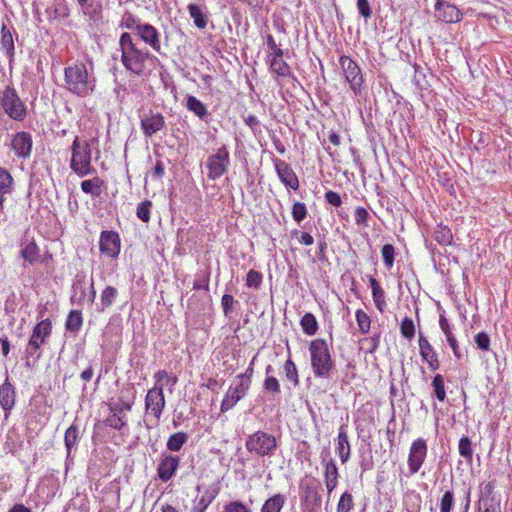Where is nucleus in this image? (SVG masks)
Returning a JSON list of instances; mask_svg holds the SVG:
<instances>
[{
  "label": "nucleus",
  "instance_id": "nucleus-1",
  "mask_svg": "<svg viewBox=\"0 0 512 512\" xmlns=\"http://www.w3.org/2000/svg\"><path fill=\"white\" fill-rule=\"evenodd\" d=\"M64 81L67 91L78 96L87 97L91 95L96 87V77L93 67L90 69L82 62L69 65L64 70Z\"/></svg>",
  "mask_w": 512,
  "mask_h": 512
},
{
  "label": "nucleus",
  "instance_id": "nucleus-2",
  "mask_svg": "<svg viewBox=\"0 0 512 512\" xmlns=\"http://www.w3.org/2000/svg\"><path fill=\"white\" fill-rule=\"evenodd\" d=\"M119 51L121 52V63L124 68L130 73L140 76L144 72L145 63L150 57L149 51L138 48L129 32H123L120 35Z\"/></svg>",
  "mask_w": 512,
  "mask_h": 512
},
{
  "label": "nucleus",
  "instance_id": "nucleus-3",
  "mask_svg": "<svg viewBox=\"0 0 512 512\" xmlns=\"http://www.w3.org/2000/svg\"><path fill=\"white\" fill-rule=\"evenodd\" d=\"M310 365L315 378L330 379L335 369L330 348L324 339H314L309 345Z\"/></svg>",
  "mask_w": 512,
  "mask_h": 512
},
{
  "label": "nucleus",
  "instance_id": "nucleus-4",
  "mask_svg": "<svg viewBox=\"0 0 512 512\" xmlns=\"http://www.w3.org/2000/svg\"><path fill=\"white\" fill-rule=\"evenodd\" d=\"M70 169L80 178L96 172L92 165V149L88 140L76 136L71 145Z\"/></svg>",
  "mask_w": 512,
  "mask_h": 512
},
{
  "label": "nucleus",
  "instance_id": "nucleus-5",
  "mask_svg": "<svg viewBox=\"0 0 512 512\" xmlns=\"http://www.w3.org/2000/svg\"><path fill=\"white\" fill-rule=\"evenodd\" d=\"M0 106L3 112L12 120L22 122L28 114L26 104L19 97L13 85L8 84L1 92Z\"/></svg>",
  "mask_w": 512,
  "mask_h": 512
},
{
  "label": "nucleus",
  "instance_id": "nucleus-6",
  "mask_svg": "<svg viewBox=\"0 0 512 512\" xmlns=\"http://www.w3.org/2000/svg\"><path fill=\"white\" fill-rule=\"evenodd\" d=\"M245 447L259 457H271L277 450V441L274 435L258 430L246 438Z\"/></svg>",
  "mask_w": 512,
  "mask_h": 512
},
{
  "label": "nucleus",
  "instance_id": "nucleus-7",
  "mask_svg": "<svg viewBox=\"0 0 512 512\" xmlns=\"http://www.w3.org/2000/svg\"><path fill=\"white\" fill-rule=\"evenodd\" d=\"M52 332V323L49 319L41 320L33 328L32 334L25 349L27 358L39 359L41 346L47 341Z\"/></svg>",
  "mask_w": 512,
  "mask_h": 512
},
{
  "label": "nucleus",
  "instance_id": "nucleus-8",
  "mask_svg": "<svg viewBox=\"0 0 512 512\" xmlns=\"http://www.w3.org/2000/svg\"><path fill=\"white\" fill-rule=\"evenodd\" d=\"M230 166V153L225 145L217 149L216 153L210 155L206 161L209 180H217L222 177Z\"/></svg>",
  "mask_w": 512,
  "mask_h": 512
},
{
  "label": "nucleus",
  "instance_id": "nucleus-9",
  "mask_svg": "<svg viewBox=\"0 0 512 512\" xmlns=\"http://www.w3.org/2000/svg\"><path fill=\"white\" fill-rule=\"evenodd\" d=\"M339 64L343 70L345 80L349 84L350 90L355 95L361 94L364 78L358 64L346 55H342L339 58Z\"/></svg>",
  "mask_w": 512,
  "mask_h": 512
},
{
  "label": "nucleus",
  "instance_id": "nucleus-10",
  "mask_svg": "<svg viewBox=\"0 0 512 512\" xmlns=\"http://www.w3.org/2000/svg\"><path fill=\"white\" fill-rule=\"evenodd\" d=\"M427 443L423 438H418L412 442L408 455L409 475L416 474L427 456Z\"/></svg>",
  "mask_w": 512,
  "mask_h": 512
},
{
  "label": "nucleus",
  "instance_id": "nucleus-11",
  "mask_svg": "<svg viewBox=\"0 0 512 512\" xmlns=\"http://www.w3.org/2000/svg\"><path fill=\"white\" fill-rule=\"evenodd\" d=\"M140 126L143 135L150 138L166 128V121L160 112L150 110L148 113L140 116Z\"/></svg>",
  "mask_w": 512,
  "mask_h": 512
},
{
  "label": "nucleus",
  "instance_id": "nucleus-12",
  "mask_svg": "<svg viewBox=\"0 0 512 512\" xmlns=\"http://www.w3.org/2000/svg\"><path fill=\"white\" fill-rule=\"evenodd\" d=\"M249 388L247 382L243 383L235 378L221 402V412L224 413L232 409L238 401L245 397Z\"/></svg>",
  "mask_w": 512,
  "mask_h": 512
},
{
  "label": "nucleus",
  "instance_id": "nucleus-13",
  "mask_svg": "<svg viewBox=\"0 0 512 512\" xmlns=\"http://www.w3.org/2000/svg\"><path fill=\"white\" fill-rule=\"evenodd\" d=\"M11 150L19 158L26 160L30 158L33 148L32 135L26 131H19L12 136Z\"/></svg>",
  "mask_w": 512,
  "mask_h": 512
},
{
  "label": "nucleus",
  "instance_id": "nucleus-14",
  "mask_svg": "<svg viewBox=\"0 0 512 512\" xmlns=\"http://www.w3.org/2000/svg\"><path fill=\"white\" fill-rule=\"evenodd\" d=\"M165 403L163 384L155 385L147 392L145 398V409L154 415L156 421L160 419Z\"/></svg>",
  "mask_w": 512,
  "mask_h": 512
},
{
  "label": "nucleus",
  "instance_id": "nucleus-15",
  "mask_svg": "<svg viewBox=\"0 0 512 512\" xmlns=\"http://www.w3.org/2000/svg\"><path fill=\"white\" fill-rule=\"evenodd\" d=\"M121 242L119 234L115 231H102L99 240L100 252L110 258H117L120 253Z\"/></svg>",
  "mask_w": 512,
  "mask_h": 512
},
{
  "label": "nucleus",
  "instance_id": "nucleus-16",
  "mask_svg": "<svg viewBox=\"0 0 512 512\" xmlns=\"http://www.w3.org/2000/svg\"><path fill=\"white\" fill-rule=\"evenodd\" d=\"M18 33L15 29H10L7 25L2 24L0 31V47L8 59L10 68H12L15 60V41L18 40Z\"/></svg>",
  "mask_w": 512,
  "mask_h": 512
},
{
  "label": "nucleus",
  "instance_id": "nucleus-17",
  "mask_svg": "<svg viewBox=\"0 0 512 512\" xmlns=\"http://www.w3.org/2000/svg\"><path fill=\"white\" fill-rule=\"evenodd\" d=\"M435 17L445 23H456L462 19L460 10L445 0H437L435 3Z\"/></svg>",
  "mask_w": 512,
  "mask_h": 512
},
{
  "label": "nucleus",
  "instance_id": "nucleus-18",
  "mask_svg": "<svg viewBox=\"0 0 512 512\" xmlns=\"http://www.w3.org/2000/svg\"><path fill=\"white\" fill-rule=\"evenodd\" d=\"M16 402L15 387L10 383L8 376L0 385V406L4 411V420L7 421L11 415Z\"/></svg>",
  "mask_w": 512,
  "mask_h": 512
},
{
  "label": "nucleus",
  "instance_id": "nucleus-19",
  "mask_svg": "<svg viewBox=\"0 0 512 512\" xmlns=\"http://www.w3.org/2000/svg\"><path fill=\"white\" fill-rule=\"evenodd\" d=\"M137 36L146 45L150 46L152 50L161 53L160 32L156 27L150 23H143L138 29Z\"/></svg>",
  "mask_w": 512,
  "mask_h": 512
},
{
  "label": "nucleus",
  "instance_id": "nucleus-20",
  "mask_svg": "<svg viewBox=\"0 0 512 512\" xmlns=\"http://www.w3.org/2000/svg\"><path fill=\"white\" fill-rule=\"evenodd\" d=\"M274 166L279 179L286 187L293 190H297L299 188L298 178L287 162L281 159H275Z\"/></svg>",
  "mask_w": 512,
  "mask_h": 512
},
{
  "label": "nucleus",
  "instance_id": "nucleus-21",
  "mask_svg": "<svg viewBox=\"0 0 512 512\" xmlns=\"http://www.w3.org/2000/svg\"><path fill=\"white\" fill-rule=\"evenodd\" d=\"M180 458L174 455H163L157 468V475L163 482H168L177 472Z\"/></svg>",
  "mask_w": 512,
  "mask_h": 512
},
{
  "label": "nucleus",
  "instance_id": "nucleus-22",
  "mask_svg": "<svg viewBox=\"0 0 512 512\" xmlns=\"http://www.w3.org/2000/svg\"><path fill=\"white\" fill-rule=\"evenodd\" d=\"M336 453L338 454L341 462L345 464L351 454V446L348 440L347 430L345 425H341L339 427L337 443H336Z\"/></svg>",
  "mask_w": 512,
  "mask_h": 512
},
{
  "label": "nucleus",
  "instance_id": "nucleus-23",
  "mask_svg": "<svg viewBox=\"0 0 512 512\" xmlns=\"http://www.w3.org/2000/svg\"><path fill=\"white\" fill-rule=\"evenodd\" d=\"M320 487L314 484H307L304 487L302 501L307 509L314 511L321 506Z\"/></svg>",
  "mask_w": 512,
  "mask_h": 512
},
{
  "label": "nucleus",
  "instance_id": "nucleus-24",
  "mask_svg": "<svg viewBox=\"0 0 512 512\" xmlns=\"http://www.w3.org/2000/svg\"><path fill=\"white\" fill-rule=\"evenodd\" d=\"M21 247L20 254L25 262L32 265L39 260L40 250L34 240H29L25 237L21 243Z\"/></svg>",
  "mask_w": 512,
  "mask_h": 512
},
{
  "label": "nucleus",
  "instance_id": "nucleus-25",
  "mask_svg": "<svg viewBox=\"0 0 512 512\" xmlns=\"http://www.w3.org/2000/svg\"><path fill=\"white\" fill-rule=\"evenodd\" d=\"M439 326H440L442 332L444 333L446 340L453 351L454 356L456 358L460 359L462 357V354L460 352L458 342H457L454 334L452 333L448 319L445 318L444 315H440Z\"/></svg>",
  "mask_w": 512,
  "mask_h": 512
},
{
  "label": "nucleus",
  "instance_id": "nucleus-26",
  "mask_svg": "<svg viewBox=\"0 0 512 512\" xmlns=\"http://www.w3.org/2000/svg\"><path fill=\"white\" fill-rule=\"evenodd\" d=\"M325 484L328 492V496L336 488L338 483V468L335 461L331 458L325 463Z\"/></svg>",
  "mask_w": 512,
  "mask_h": 512
},
{
  "label": "nucleus",
  "instance_id": "nucleus-27",
  "mask_svg": "<svg viewBox=\"0 0 512 512\" xmlns=\"http://www.w3.org/2000/svg\"><path fill=\"white\" fill-rule=\"evenodd\" d=\"M104 187V180L99 176H94L91 179L83 180L81 182V190L93 198L99 197Z\"/></svg>",
  "mask_w": 512,
  "mask_h": 512
},
{
  "label": "nucleus",
  "instance_id": "nucleus-28",
  "mask_svg": "<svg viewBox=\"0 0 512 512\" xmlns=\"http://www.w3.org/2000/svg\"><path fill=\"white\" fill-rule=\"evenodd\" d=\"M186 108L201 120H206L209 116L206 105L193 95L186 96Z\"/></svg>",
  "mask_w": 512,
  "mask_h": 512
},
{
  "label": "nucleus",
  "instance_id": "nucleus-29",
  "mask_svg": "<svg viewBox=\"0 0 512 512\" xmlns=\"http://www.w3.org/2000/svg\"><path fill=\"white\" fill-rule=\"evenodd\" d=\"M370 288L372 290V298L376 308L382 313L386 308L385 292L374 277L369 279Z\"/></svg>",
  "mask_w": 512,
  "mask_h": 512
},
{
  "label": "nucleus",
  "instance_id": "nucleus-30",
  "mask_svg": "<svg viewBox=\"0 0 512 512\" xmlns=\"http://www.w3.org/2000/svg\"><path fill=\"white\" fill-rule=\"evenodd\" d=\"M285 501V496L277 493L264 502L261 512H281L285 505Z\"/></svg>",
  "mask_w": 512,
  "mask_h": 512
},
{
  "label": "nucleus",
  "instance_id": "nucleus-31",
  "mask_svg": "<svg viewBox=\"0 0 512 512\" xmlns=\"http://www.w3.org/2000/svg\"><path fill=\"white\" fill-rule=\"evenodd\" d=\"M118 291L113 286H106L104 290L101 292L100 296V306L98 307V311H104L113 305L117 299Z\"/></svg>",
  "mask_w": 512,
  "mask_h": 512
},
{
  "label": "nucleus",
  "instance_id": "nucleus-32",
  "mask_svg": "<svg viewBox=\"0 0 512 512\" xmlns=\"http://www.w3.org/2000/svg\"><path fill=\"white\" fill-rule=\"evenodd\" d=\"M79 440V429L75 425H71L64 435V443L67 451V458L71 456L72 450L77 447Z\"/></svg>",
  "mask_w": 512,
  "mask_h": 512
},
{
  "label": "nucleus",
  "instance_id": "nucleus-33",
  "mask_svg": "<svg viewBox=\"0 0 512 512\" xmlns=\"http://www.w3.org/2000/svg\"><path fill=\"white\" fill-rule=\"evenodd\" d=\"M220 492V486L218 483L209 486L198 501V506L201 511L207 509V507L213 502Z\"/></svg>",
  "mask_w": 512,
  "mask_h": 512
},
{
  "label": "nucleus",
  "instance_id": "nucleus-34",
  "mask_svg": "<svg viewBox=\"0 0 512 512\" xmlns=\"http://www.w3.org/2000/svg\"><path fill=\"white\" fill-rule=\"evenodd\" d=\"M300 325L303 332L308 336H313L318 331V322L314 314L307 312L301 318Z\"/></svg>",
  "mask_w": 512,
  "mask_h": 512
},
{
  "label": "nucleus",
  "instance_id": "nucleus-35",
  "mask_svg": "<svg viewBox=\"0 0 512 512\" xmlns=\"http://www.w3.org/2000/svg\"><path fill=\"white\" fill-rule=\"evenodd\" d=\"M433 238L440 245H450L452 243L453 235L447 226L438 224L434 229Z\"/></svg>",
  "mask_w": 512,
  "mask_h": 512
},
{
  "label": "nucleus",
  "instance_id": "nucleus-36",
  "mask_svg": "<svg viewBox=\"0 0 512 512\" xmlns=\"http://www.w3.org/2000/svg\"><path fill=\"white\" fill-rule=\"evenodd\" d=\"M188 12L197 28L204 29L207 26V16L202 12L200 6L191 3L188 5Z\"/></svg>",
  "mask_w": 512,
  "mask_h": 512
},
{
  "label": "nucleus",
  "instance_id": "nucleus-37",
  "mask_svg": "<svg viewBox=\"0 0 512 512\" xmlns=\"http://www.w3.org/2000/svg\"><path fill=\"white\" fill-rule=\"evenodd\" d=\"M143 22L129 11H126L120 20L119 27L127 30H134L136 33Z\"/></svg>",
  "mask_w": 512,
  "mask_h": 512
},
{
  "label": "nucleus",
  "instance_id": "nucleus-38",
  "mask_svg": "<svg viewBox=\"0 0 512 512\" xmlns=\"http://www.w3.org/2000/svg\"><path fill=\"white\" fill-rule=\"evenodd\" d=\"M82 324L83 318L81 312L79 310L70 311L65 323L66 329L70 332L77 333L81 329Z\"/></svg>",
  "mask_w": 512,
  "mask_h": 512
},
{
  "label": "nucleus",
  "instance_id": "nucleus-39",
  "mask_svg": "<svg viewBox=\"0 0 512 512\" xmlns=\"http://www.w3.org/2000/svg\"><path fill=\"white\" fill-rule=\"evenodd\" d=\"M188 435L185 432H177L172 434L167 441V449L172 452H178L187 442Z\"/></svg>",
  "mask_w": 512,
  "mask_h": 512
},
{
  "label": "nucleus",
  "instance_id": "nucleus-40",
  "mask_svg": "<svg viewBox=\"0 0 512 512\" xmlns=\"http://www.w3.org/2000/svg\"><path fill=\"white\" fill-rule=\"evenodd\" d=\"M269 65L272 72L280 77H287L291 75L289 65L280 58H270Z\"/></svg>",
  "mask_w": 512,
  "mask_h": 512
},
{
  "label": "nucleus",
  "instance_id": "nucleus-41",
  "mask_svg": "<svg viewBox=\"0 0 512 512\" xmlns=\"http://www.w3.org/2000/svg\"><path fill=\"white\" fill-rule=\"evenodd\" d=\"M14 179L4 168L0 167V195L10 194L13 191Z\"/></svg>",
  "mask_w": 512,
  "mask_h": 512
},
{
  "label": "nucleus",
  "instance_id": "nucleus-42",
  "mask_svg": "<svg viewBox=\"0 0 512 512\" xmlns=\"http://www.w3.org/2000/svg\"><path fill=\"white\" fill-rule=\"evenodd\" d=\"M458 450L461 457H463L467 462H472L473 448L472 442L468 436H462L460 438Z\"/></svg>",
  "mask_w": 512,
  "mask_h": 512
},
{
  "label": "nucleus",
  "instance_id": "nucleus-43",
  "mask_svg": "<svg viewBox=\"0 0 512 512\" xmlns=\"http://www.w3.org/2000/svg\"><path fill=\"white\" fill-rule=\"evenodd\" d=\"M111 415L106 419V425L116 430H121L126 426L125 416L119 414L116 408H110Z\"/></svg>",
  "mask_w": 512,
  "mask_h": 512
},
{
  "label": "nucleus",
  "instance_id": "nucleus-44",
  "mask_svg": "<svg viewBox=\"0 0 512 512\" xmlns=\"http://www.w3.org/2000/svg\"><path fill=\"white\" fill-rule=\"evenodd\" d=\"M431 385L433 387L435 397L439 401L443 402L446 399V391L443 376L441 374H436L433 378Z\"/></svg>",
  "mask_w": 512,
  "mask_h": 512
},
{
  "label": "nucleus",
  "instance_id": "nucleus-45",
  "mask_svg": "<svg viewBox=\"0 0 512 512\" xmlns=\"http://www.w3.org/2000/svg\"><path fill=\"white\" fill-rule=\"evenodd\" d=\"M355 317L359 331L364 335L367 334L371 328V319L369 315L362 309H358L355 313Z\"/></svg>",
  "mask_w": 512,
  "mask_h": 512
},
{
  "label": "nucleus",
  "instance_id": "nucleus-46",
  "mask_svg": "<svg viewBox=\"0 0 512 512\" xmlns=\"http://www.w3.org/2000/svg\"><path fill=\"white\" fill-rule=\"evenodd\" d=\"M284 372L286 378L293 383V385L296 387L299 385V375L298 370L295 365V363L291 360V358H288L284 364Z\"/></svg>",
  "mask_w": 512,
  "mask_h": 512
},
{
  "label": "nucleus",
  "instance_id": "nucleus-47",
  "mask_svg": "<svg viewBox=\"0 0 512 512\" xmlns=\"http://www.w3.org/2000/svg\"><path fill=\"white\" fill-rule=\"evenodd\" d=\"M419 351L423 360L437 355L432 345L422 333L419 334Z\"/></svg>",
  "mask_w": 512,
  "mask_h": 512
},
{
  "label": "nucleus",
  "instance_id": "nucleus-48",
  "mask_svg": "<svg viewBox=\"0 0 512 512\" xmlns=\"http://www.w3.org/2000/svg\"><path fill=\"white\" fill-rule=\"evenodd\" d=\"M478 512H501L499 499H479Z\"/></svg>",
  "mask_w": 512,
  "mask_h": 512
},
{
  "label": "nucleus",
  "instance_id": "nucleus-49",
  "mask_svg": "<svg viewBox=\"0 0 512 512\" xmlns=\"http://www.w3.org/2000/svg\"><path fill=\"white\" fill-rule=\"evenodd\" d=\"M152 208V202L150 200H144L138 204L136 215L144 223L150 221V212Z\"/></svg>",
  "mask_w": 512,
  "mask_h": 512
},
{
  "label": "nucleus",
  "instance_id": "nucleus-50",
  "mask_svg": "<svg viewBox=\"0 0 512 512\" xmlns=\"http://www.w3.org/2000/svg\"><path fill=\"white\" fill-rule=\"evenodd\" d=\"M455 505L454 493L452 490L444 492L440 499V512H451Z\"/></svg>",
  "mask_w": 512,
  "mask_h": 512
},
{
  "label": "nucleus",
  "instance_id": "nucleus-51",
  "mask_svg": "<svg viewBox=\"0 0 512 512\" xmlns=\"http://www.w3.org/2000/svg\"><path fill=\"white\" fill-rule=\"evenodd\" d=\"M263 280V275L259 271L251 269L246 276V285L249 288L259 289Z\"/></svg>",
  "mask_w": 512,
  "mask_h": 512
},
{
  "label": "nucleus",
  "instance_id": "nucleus-52",
  "mask_svg": "<svg viewBox=\"0 0 512 512\" xmlns=\"http://www.w3.org/2000/svg\"><path fill=\"white\" fill-rule=\"evenodd\" d=\"M400 332L403 337L411 340L415 335V325L411 318L405 317L400 325Z\"/></svg>",
  "mask_w": 512,
  "mask_h": 512
},
{
  "label": "nucleus",
  "instance_id": "nucleus-53",
  "mask_svg": "<svg viewBox=\"0 0 512 512\" xmlns=\"http://www.w3.org/2000/svg\"><path fill=\"white\" fill-rule=\"evenodd\" d=\"M353 507V496L350 492L345 491L338 502L337 512H349Z\"/></svg>",
  "mask_w": 512,
  "mask_h": 512
},
{
  "label": "nucleus",
  "instance_id": "nucleus-54",
  "mask_svg": "<svg viewBox=\"0 0 512 512\" xmlns=\"http://www.w3.org/2000/svg\"><path fill=\"white\" fill-rule=\"evenodd\" d=\"M307 216V207L302 202H295L292 207V217L297 223H301Z\"/></svg>",
  "mask_w": 512,
  "mask_h": 512
},
{
  "label": "nucleus",
  "instance_id": "nucleus-55",
  "mask_svg": "<svg viewBox=\"0 0 512 512\" xmlns=\"http://www.w3.org/2000/svg\"><path fill=\"white\" fill-rule=\"evenodd\" d=\"M382 258L387 268H391L394 264L395 248L392 244H385L382 247Z\"/></svg>",
  "mask_w": 512,
  "mask_h": 512
},
{
  "label": "nucleus",
  "instance_id": "nucleus-56",
  "mask_svg": "<svg viewBox=\"0 0 512 512\" xmlns=\"http://www.w3.org/2000/svg\"><path fill=\"white\" fill-rule=\"evenodd\" d=\"M263 388L272 394H279L281 391L279 381L274 376H268L265 378Z\"/></svg>",
  "mask_w": 512,
  "mask_h": 512
},
{
  "label": "nucleus",
  "instance_id": "nucleus-57",
  "mask_svg": "<svg viewBox=\"0 0 512 512\" xmlns=\"http://www.w3.org/2000/svg\"><path fill=\"white\" fill-rule=\"evenodd\" d=\"M477 348L483 351L489 350L490 337L486 332H479L474 337Z\"/></svg>",
  "mask_w": 512,
  "mask_h": 512
},
{
  "label": "nucleus",
  "instance_id": "nucleus-58",
  "mask_svg": "<svg viewBox=\"0 0 512 512\" xmlns=\"http://www.w3.org/2000/svg\"><path fill=\"white\" fill-rule=\"evenodd\" d=\"M223 512H251V510L240 501H232L224 506Z\"/></svg>",
  "mask_w": 512,
  "mask_h": 512
},
{
  "label": "nucleus",
  "instance_id": "nucleus-59",
  "mask_svg": "<svg viewBox=\"0 0 512 512\" xmlns=\"http://www.w3.org/2000/svg\"><path fill=\"white\" fill-rule=\"evenodd\" d=\"M355 222L358 225H368V219H369V213L368 211L363 207H357L355 210Z\"/></svg>",
  "mask_w": 512,
  "mask_h": 512
},
{
  "label": "nucleus",
  "instance_id": "nucleus-60",
  "mask_svg": "<svg viewBox=\"0 0 512 512\" xmlns=\"http://www.w3.org/2000/svg\"><path fill=\"white\" fill-rule=\"evenodd\" d=\"M359 14L366 20L371 17L372 11L368 0H357Z\"/></svg>",
  "mask_w": 512,
  "mask_h": 512
},
{
  "label": "nucleus",
  "instance_id": "nucleus-61",
  "mask_svg": "<svg viewBox=\"0 0 512 512\" xmlns=\"http://www.w3.org/2000/svg\"><path fill=\"white\" fill-rule=\"evenodd\" d=\"M325 200L334 207H340L342 205V199L339 193L328 190L325 193Z\"/></svg>",
  "mask_w": 512,
  "mask_h": 512
},
{
  "label": "nucleus",
  "instance_id": "nucleus-62",
  "mask_svg": "<svg viewBox=\"0 0 512 512\" xmlns=\"http://www.w3.org/2000/svg\"><path fill=\"white\" fill-rule=\"evenodd\" d=\"M234 304V298L230 294H224L221 299V305L223 308V312L225 316H228L231 311Z\"/></svg>",
  "mask_w": 512,
  "mask_h": 512
},
{
  "label": "nucleus",
  "instance_id": "nucleus-63",
  "mask_svg": "<svg viewBox=\"0 0 512 512\" xmlns=\"http://www.w3.org/2000/svg\"><path fill=\"white\" fill-rule=\"evenodd\" d=\"M493 489V484L487 483L485 487L481 490V495L479 499H497L493 494Z\"/></svg>",
  "mask_w": 512,
  "mask_h": 512
},
{
  "label": "nucleus",
  "instance_id": "nucleus-64",
  "mask_svg": "<svg viewBox=\"0 0 512 512\" xmlns=\"http://www.w3.org/2000/svg\"><path fill=\"white\" fill-rule=\"evenodd\" d=\"M244 122L247 126H249L253 131L257 130L260 126V122L258 118L254 115H248L244 118Z\"/></svg>",
  "mask_w": 512,
  "mask_h": 512
}]
</instances>
